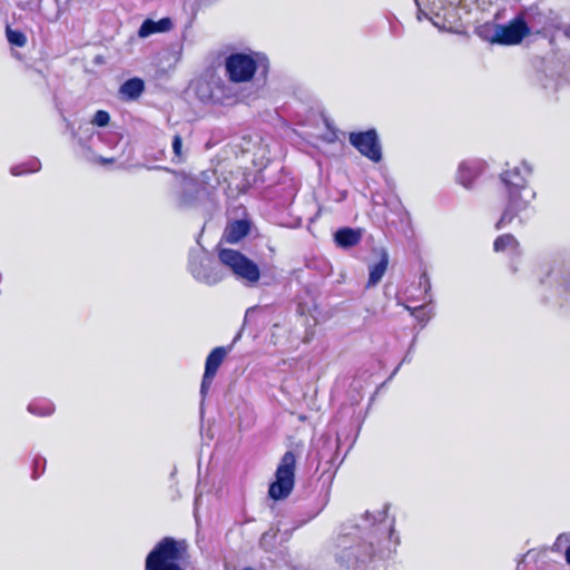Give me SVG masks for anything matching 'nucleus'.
<instances>
[{
    "instance_id": "f257e3e1",
    "label": "nucleus",
    "mask_w": 570,
    "mask_h": 570,
    "mask_svg": "<svg viewBox=\"0 0 570 570\" xmlns=\"http://www.w3.org/2000/svg\"><path fill=\"white\" fill-rule=\"evenodd\" d=\"M400 542L384 507L341 525L335 558L352 570H381L380 563L396 553Z\"/></svg>"
},
{
    "instance_id": "f8f14e48",
    "label": "nucleus",
    "mask_w": 570,
    "mask_h": 570,
    "mask_svg": "<svg viewBox=\"0 0 570 570\" xmlns=\"http://www.w3.org/2000/svg\"><path fill=\"white\" fill-rule=\"evenodd\" d=\"M483 169L484 163L480 159L463 160L458 168L456 181L464 188H471Z\"/></svg>"
},
{
    "instance_id": "cd10ccee",
    "label": "nucleus",
    "mask_w": 570,
    "mask_h": 570,
    "mask_svg": "<svg viewBox=\"0 0 570 570\" xmlns=\"http://www.w3.org/2000/svg\"><path fill=\"white\" fill-rule=\"evenodd\" d=\"M214 377H215L214 375H210V374L204 372L202 384H200V395L203 399H205V396L207 395V393L212 386V383L214 381Z\"/></svg>"
},
{
    "instance_id": "4c0bfd02",
    "label": "nucleus",
    "mask_w": 570,
    "mask_h": 570,
    "mask_svg": "<svg viewBox=\"0 0 570 570\" xmlns=\"http://www.w3.org/2000/svg\"><path fill=\"white\" fill-rule=\"evenodd\" d=\"M243 570H255V569H254V568H250V567H247V568H245V569H243Z\"/></svg>"
},
{
    "instance_id": "2f4dec72",
    "label": "nucleus",
    "mask_w": 570,
    "mask_h": 570,
    "mask_svg": "<svg viewBox=\"0 0 570 570\" xmlns=\"http://www.w3.org/2000/svg\"><path fill=\"white\" fill-rule=\"evenodd\" d=\"M420 285L424 287L425 292L431 288L430 279L425 273L420 277Z\"/></svg>"
},
{
    "instance_id": "7c9ffc66",
    "label": "nucleus",
    "mask_w": 570,
    "mask_h": 570,
    "mask_svg": "<svg viewBox=\"0 0 570 570\" xmlns=\"http://www.w3.org/2000/svg\"><path fill=\"white\" fill-rule=\"evenodd\" d=\"M413 347H414V341L412 342V344L410 346V350L407 351V353L403 357L402 362L396 366V368L394 370L392 375H394L400 370V366H401L402 363H410L411 362V352H412Z\"/></svg>"
},
{
    "instance_id": "aec40b11",
    "label": "nucleus",
    "mask_w": 570,
    "mask_h": 570,
    "mask_svg": "<svg viewBox=\"0 0 570 570\" xmlns=\"http://www.w3.org/2000/svg\"><path fill=\"white\" fill-rule=\"evenodd\" d=\"M28 412L37 416H49L55 412V404L47 399H37L29 403Z\"/></svg>"
},
{
    "instance_id": "1a4fd4ad",
    "label": "nucleus",
    "mask_w": 570,
    "mask_h": 570,
    "mask_svg": "<svg viewBox=\"0 0 570 570\" xmlns=\"http://www.w3.org/2000/svg\"><path fill=\"white\" fill-rule=\"evenodd\" d=\"M188 271L196 281L207 285H215L224 278V273L219 266L200 247L190 250Z\"/></svg>"
},
{
    "instance_id": "39448f33",
    "label": "nucleus",
    "mask_w": 570,
    "mask_h": 570,
    "mask_svg": "<svg viewBox=\"0 0 570 570\" xmlns=\"http://www.w3.org/2000/svg\"><path fill=\"white\" fill-rule=\"evenodd\" d=\"M212 178H215L214 171L203 173L200 179L184 178L178 195V205L187 208L212 200L216 193V184L210 183Z\"/></svg>"
},
{
    "instance_id": "f704fd0d",
    "label": "nucleus",
    "mask_w": 570,
    "mask_h": 570,
    "mask_svg": "<svg viewBox=\"0 0 570 570\" xmlns=\"http://www.w3.org/2000/svg\"><path fill=\"white\" fill-rule=\"evenodd\" d=\"M83 130H85L86 132H88V134L92 135V132H91V131H92V128H91L90 126L86 125Z\"/></svg>"
},
{
    "instance_id": "a878e982",
    "label": "nucleus",
    "mask_w": 570,
    "mask_h": 570,
    "mask_svg": "<svg viewBox=\"0 0 570 570\" xmlns=\"http://www.w3.org/2000/svg\"><path fill=\"white\" fill-rule=\"evenodd\" d=\"M171 147H173V154H174L173 163L178 164L184 159L183 140L179 135L174 136Z\"/></svg>"
},
{
    "instance_id": "72a5a7b5",
    "label": "nucleus",
    "mask_w": 570,
    "mask_h": 570,
    "mask_svg": "<svg viewBox=\"0 0 570 570\" xmlns=\"http://www.w3.org/2000/svg\"><path fill=\"white\" fill-rule=\"evenodd\" d=\"M112 161H114L112 158H102V157L100 158V163H102V164H110Z\"/></svg>"
},
{
    "instance_id": "393cba45",
    "label": "nucleus",
    "mask_w": 570,
    "mask_h": 570,
    "mask_svg": "<svg viewBox=\"0 0 570 570\" xmlns=\"http://www.w3.org/2000/svg\"><path fill=\"white\" fill-rule=\"evenodd\" d=\"M406 309L411 313L413 317H415L423 325L429 322L431 318V309H426L424 305L410 307L406 306Z\"/></svg>"
},
{
    "instance_id": "dca6fc26",
    "label": "nucleus",
    "mask_w": 570,
    "mask_h": 570,
    "mask_svg": "<svg viewBox=\"0 0 570 570\" xmlns=\"http://www.w3.org/2000/svg\"><path fill=\"white\" fill-rule=\"evenodd\" d=\"M493 249L497 253H508L510 255H519V242L511 234H503L495 238Z\"/></svg>"
},
{
    "instance_id": "bb28decb",
    "label": "nucleus",
    "mask_w": 570,
    "mask_h": 570,
    "mask_svg": "<svg viewBox=\"0 0 570 570\" xmlns=\"http://www.w3.org/2000/svg\"><path fill=\"white\" fill-rule=\"evenodd\" d=\"M110 120V116L107 111L105 110H98L95 116H94V119L91 121L92 125H96L98 127H105L108 125Z\"/></svg>"
},
{
    "instance_id": "4be33fe9",
    "label": "nucleus",
    "mask_w": 570,
    "mask_h": 570,
    "mask_svg": "<svg viewBox=\"0 0 570 570\" xmlns=\"http://www.w3.org/2000/svg\"><path fill=\"white\" fill-rule=\"evenodd\" d=\"M548 277L559 282L563 292L570 295V272L561 273L560 269H548Z\"/></svg>"
},
{
    "instance_id": "c756f323",
    "label": "nucleus",
    "mask_w": 570,
    "mask_h": 570,
    "mask_svg": "<svg viewBox=\"0 0 570 570\" xmlns=\"http://www.w3.org/2000/svg\"><path fill=\"white\" fill-rule=\"evenodd\" d=\"M327 504V498L324 495L317 503L316 508L313 510V512L309 515V519L315 518L317 514L321 513V511L325 508Z\"/></svg>"
},
{
    "instance_id": "c85d7f7f",
    "label": "nucleus",
    "mask_w": 570,
    "mask_h": 570,
    "mask_svg": "<svg viewBox=\"0 0 570 570\" xmlns=\"http://www.w3.org/2000/svg\"><path fill=\"white\" fill-rule=\"evenodd\" d=\"M566 544H570V534L569 533H561L558 535L554 544H553V550L554 551H561L563 546Z\"/></svg>"
},
{
    "instance_id": "a211bd4d",
    "label": "nucleus",
    "mask_w": 570,
    "mask_h": 570,
    "mask_svg": "<svg viewBox=\"0 0 570 570\" xmlns=\"http://www.w3.org/2000/svg\"><path fill=\"white\" fill-rule=\"evenodd\" d=\"M229 350L224 346L215 347L206 358L205 373L215 376Z\"/></svg>"
},
{
    "instance_id": "423d86ee",
    "label": "nucleus",
    "mask_w": 570,
    "mask_h": 570,
    "mask_svg": "<svg viewBox=\"0 0 570 570\" xmlns=\"http://www.w3.org/2000/svg\"><path fill=\"white\" fill-rule=\"evenodd\" d=\"M544 29V24H537L532 19L527 22L523 18L518 17L508 24H494L490 36L483 35L482 30L479 33L492 42L501 45H517L520 43L531 31L540 33Z\"/></svg>"
},
{
    "instance_id": "473e14b6",
    "label": "nucleus",
    "mask_w": 570,
    "mask_h": 570,
    "mask_svg": "<svg viewBox=\"0 0 570 570\" xmlns=\"http://www.w3.org/2000/svg\"><path fill=\"white\" fill-rule=\"evenodd\" d=\"M46 464V460L43 458H36L33 461L35 469H41L43 471Z\"/></svg>"
},
{
    "instance_id": "9d476101",
    "label": "nucleus",
    "mask_w": 570,
    "mask_h": 570,
    "mask_svg": "<svg viewBox=\"0 0 570 570\" xmlns=\"http://www.w3.org/2000/svg\"><path fill=\"white\" fill-rule=\"evenodd\" d=\"M348 140L353 147L370 160L374 163L381 161L382 148L377 134L374 129L361 132H351Z\"/></svg>"
},
{
    "instance_id": "5701e85b",
    "label": "nucleus",
    "mask_w": 570,
    "mask_h": 570,
    "mask_svg": "<svg viewBox=\"0 0 570 570\" xmlns=\"http://www.w3.org/2000/svg\"><path fill=\"white\" fill-rule=\"evenodd\" d=\"M40 10L48 20H55L58 18V2L57 0H40Z\"/></svg>"
},
{
    "instance_id": "b1692460",
    "label": "nucleus",
    "mask_w": 570,
    "mask_h": 570,
    "mask_svg": "<svg viewBox=\"0 0 570 570\" xmlns=\"http://www.w3.org/2000/svg\"><path fill=\"white\" fill-rule=\"evenodd\" d=\"M8 41L17 47H23L27 42L26 35L20 30H13L9 26L6 29Z\"/></svg>"
},
{
    "instance_id": "6ab92c4d",
    "label": "nucleus",
    "mask_w": 570,
    "mask_h": 570,
    "mask_svg": "<svg viewBox=\"0 0 570 570\" xmlns=\"http://www.w3.org/2000/svg\"><path fill=\"white\" fill-rule=\"evenodd\" d=\"M144 81L139 78H131L125 81L120 87V95L129 100L137 99L144 91Z\"/></svg>"
},
{
    "instance_id": "2eb2a0df",
    "label": "nucleus",
    "mask_w": 570,
    "mask_h": 570,
    "mask_svg": "<svg viewBox=\"0 0 570 570\" xmlns=\"http://www.w3.org/2000/svg\"><path fill=\"white\" fill-rule=\"evenodd\" d=\"M171 28H173V21L170 18H161L158 21L147 19L141 23V26L138 30V36L140 38H147L150 35H154L157 32L169 31Z\"/></svg>"
},
{
    "instance_id": "f3484780",
    "label": "nucleus",
    "mask_w": 570,
    "mask_h": 570,
    "mask_svg": "<svg viewBox=\"0 0 570 570\" xmlns=\"http://www.w3.org/2000/svg\"><path fill=\"white\" fill-rule=\"evenodd\" d=\"M249 232V224L246 220H235L227 226L224 238L227 243L235 244L245 237Z\"/></svg>"
},
{
    "instance_id": "0eeeda50",
    "label": "nucleus",
    "mask_w": 570,
    "mask_h": 570,
    "mask_svg": "<svg viewBox=\"0 0 570 570\" xmlns=\"http://www.w3.org/2000/svg\"><path fill=\"white\" fill-rule=\"evenodd\" d=\"M218 258L222 265L227 267L237 279L247 285H254L258 282L261 276L258 266L238 250L220 248Z\"/></svg>"
},
{
    "instance_id": "6e6552de",
    "label": "nucleus",
    "mask_w": 570,
    "mask_h": 570,
    "mask_svg": "<svg viewBox=\"0 0 570 570\" xmlns=\"http://www.w3.org/2000/svg\"><path fill=\"white\" fill-rule=\"evenodd\" d=\"M296 456L287 451L281 459L275 472V480L271 483L268 494L273 500H284L293 491L295 483Z\"/></svg>"
},
{
    "instance_id": "9b49d317",
    "label": "nucleus",
    "mask_w": 570,
    "mask_h": 570,
    "mask_svg": "<svg viewBox=\"0 0 570 570\" xmlns=\"http://www.w3.org/2000/svg\"><path fill=\"white\" fill-rule=\"evenodd\" d=\"M417 7V19H429L439 29H445L444 24H440L436 20L441 16V11L455 7L461 0H414Z\"/></svg>"
},
{
    "instance_id": "c9c22d12",
    "label": "nucleus",
    "mask_w": 570,
    "mask_h": 570,
    "mask_svg": "<svg viewBox=\"0 0 570 570\" xmlns=\"http://www.w3.org/2000/svg\"><path fill=\"white\" fill-rule=\"evenodd\" d=\"M218 83L220 85L222 88L225 87V83L223 80L218 79ZM217 88H219V86H217Z\"/></svg>"
},
{
    "instance_id": "ddd939ff",
    "label": "nucleus",
    "mask_w": 570,
    "mask_h": 570,
    "mask_svg": "<svg viewBox=\"0 0 570 570\" xmlns=\"http://www.w3.org/2000/svg\"><path fill=\"white\" fill-rule=\"evenodd\" d=\"M379 256V262L368 265V279L366 283V288L376 286L382 281L384 274L387 271L390 261L387 250L385 248H380Z\"/></svg>"
},
{
    "instance_id": "f03ea898",
    "label": "nucleus",
    "mask_w": 570,
    "mask_h": 570,
    "mask_svg": "<svg viewBox=\"0 0 570 570\" xmlns=\"http://www.w3.org/2000/svg\"><path fill=\"white\" fill-rule=\"evenodd\" d=\"M532 171V166L523 160L500 174L502 213L495 223V229L505 228L514 222L523 225L524 215L537 197L535 190L530 185Z\"/></svg>"
},
{
    "instance_id": "412c9836",
    "label": "nucleus",
    "mask_w": 570,
    "mask_h": 570,
    "mask_svg": "<svg viewBox=\"0 0 570 570\" xmlns=\"http://www.w3.org/2000/svg\"><path fill=\"white\" fill-rule=\"evenodd\" d=\"M41 168V163L37 158H32L24 164L11 167L10 171L13 176H20L30 173H37Z\"/></svg>"
},
{
    "instance_id": "7ed1b4c3",
    "label": "nucleus",
    "mask_w": 570,
    "mask_h": 570,
    "mask_svg": "<svg viewBox=\"0 0 570 570\" xmlns=\"http://www.w3.org/2000/svg\"><path fill=\"white\" fill-rule=\"evenodd\" d=\"M225 75L233 83L249 82L261 71L265 75L269 60L265 53L246 49L229 53L224 61Z\"/></svg>"
},
{
    "instance_id": "4468645a",
    "label": "nucleus",
    "mask_w": 570,
    "mask_h": 570,
    "mask_svg": "<svg viewBox=\"0 0 570 570\" xmlns=\"http://www.w3.org/2000/svg\"><path fill=\"white\" fill-rule=\"evenodd\" d=\"M362 239L361 229L343 227L334 234V240L338 247L351 248L356 246Z\"/></svg>"
},
{
    "instance_id": "20e7f679",
    "label": "nucleus",
    "mask_w": 570,
    "mask_h": 570,
    "mask_svg": "<svg viewBox=\"0 0 570 570\" xmlns=\"http://www.w3.org/2000/svg\"><path fill=\"white\" fill-rule=\"evenodd\" d=\"M185 540L171 537L161 539L146 558V570H183L181 562L186 557Z\"/></svg>"
},
{
    "instance_id": "e433bc0d",
    "label": "nucleus",
    "mask_w": 570,
    "mask_h": 570,
    "mask_svg": "<svg viewBox=\"0 0 570 570\" xmlns=\"http://www.w3.org/2000/svg\"><path fill=\"white\" fill-rule=\"evenodd\" d=\"M78 142H79L80 145L85 146V142H83V140H82V138H81V137H79V138H78Z\"/></svg>"
}]
</instances>
